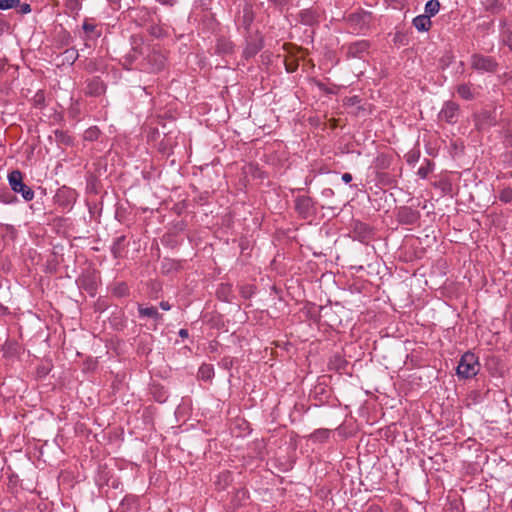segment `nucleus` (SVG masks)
Returning <instances> with one entry per match:
<instances>
[{"mask_svg": "<svg viewBox=\"0 0 512 512\" xmlns=\"http://www.w3.org/2000/svg\"><path fill=\"white\" fill-rule=\"evenodd\" d=\"M8 182L13 192L21 194L25 201L33 200L35 194L31 187L23 181V173L20 170H13L8 174Z\"/></svg>", "mask_w": 512, "mask_h": 512, "instance_id": "obj_2", "label": "nucleus"}, {"mask_svg": "<svg viewBox=\"0 0 512 512\" xmlns=\"http://www.w3.org/2000/svg\"><path fill=\"white\" fill-rule=\"evenodd\" d=\"M20 5V0H0V10H8L17 8Z\"/></svg>", "mask_w": 512, "mask_h": 512, "instance_id": "obj_21", "label": "nucleus"}, {"mask_svg": "<svg viewBox=\"0 0 512 512\" xmlns=\"http://www.w3.org/2000/svg\"><path fill=\"white\" fill-rule=\"evenodd\" d=\"M241 294L243 297L249 298L253 294L252 287L251 286L242 287Z\"/></svg>", "mask_w": 512, "mask_h": 512, "instance_id": "obj_30", "label": "nucleus"}, {"mask_svg": "<svg viewBox=\"0 0 512 512\" xmlns=\"http://www.w3.org/2000/svg\"><path fill=\"white\" fill-rule=\"evenodd\" d=\"M138 313L139 317H149L155 320L156 322H159L163 319V315L158 312L156 307H143L142 305L138 306Z\"/></svg>", "mask_w": 512, "mask_h": 512, "instance_id": "obj_12", "label": "nucleus"}, {"mask_svg": "<svg viewBox=\"0 0 512 512\" xmlns=\"http://www.w3.org/2000/svg\"><path fill=\"white\" fill-rule=\"evenodd\" d=\"M431 172V168H430V165L429 163L427 164V166H421L417 172V174L421 177V178H426L428 176V174Z\"/></svg>", "mask_w": 512, "mask_h": 512, "instance_id": "obj_27", "label": "nucleus"}, {"mask_svg": "<svg viewBox=\"0 0 512 512\" xmlns=\"http://www.w3.org/2000/svg\"><path fill=\"white\" fill-rule=\"evenodd\" d=\"M498 62L491 56L475 53L471 56V67L479 72L494 73L498 69Z\"/></svg>", "mask_w": 512, "mask_h": 512, "instance_id": "obj_3", "label": "nucleus"}, {"mask_svg": "<svg viewBox=\"0 0 512 512\" xmlns=\"http://www.w3.org/2000/svg\"><path fill=\"white\" fill-rule=\"evenodd\" d=\"M214 376L212 365L202 364L198 370V377L204 381L211 380Z\"/></svg>", "mask_w": 512, "mask_h": 512, "instance_id": "obj_16", "label": "nucleus"}, {"mask_svg": "<svg viewBox=\"0 0 512 512\" xmlns=\"http://www.w3.org/2000/svg\"><path fill=\"white\" fill-rule=\"evenodd\" d=\"M215 51L219 55H231L234 52V44L231 40L225 37H220L217 39Z\"/></svg>", "mask_w": 512, "mask_h": 512, "instance_id": "obj_11", "label": "nucleus"}, {"mask_svg": "<svg viewBox=\"0 0 512 512\" xmlns=\"http://www.w3.org/2000/svg\"><path fill=\"white\" fill-rule=\"evenodd\" d=\"M397 219L401 224H415L419 219V213L410 207H401L397 213Z\"/></svg>", "mask_w": 512, "mask_h": 512, "instance_id": "obj_8", "label": "nucleus"}, {"mask_svg": "<svg viewBox=\"0 0 512 512\" xmlns=\"http://www.w3.org/2000/svg\"><path fill=\"white\" fill-rule=\"evenodd\" d=\"M480 370V364L478 361V357L471 352H466L462 355L458 366H457V375L463 379H469L478 374Z\"/></svg>", "mask_w": 512, "mask_h": 512, "instance_id": "obj_1", "label": "nucleus"}, {"mask_svg": "<svg viewBox=\"0 0 512 512\" xmlns=\"http://www.w3.org/2000/svg\"><path fill=\"white\" fill-rule=\"evenodd\" d=\"M5 68V63L2 59H0V73L4 70Z\"/></svg>", "mask_w": 512, "mask_h": 512, "instance_id": "obj_38", "label": "nucleus"}, {"mask_svg": "<svg viewBox=\"0 0 512 512\" xmlns=\"http://www.w3.org/2000/svg\"><path fill=\"white\" fill-rule=\"evenodd\" d=\"M147 61L151 65L153 72H159L164 69L166 58L162 53L153 51L147 56Z\"/></svg>", "mask_w": 512, "mask_h": 512, "instance_id": "obj_10", "label": "nucleus"}, {"mask_svg": "<svg viewBox=\"0 0 512 512\" xmlns=\"http://www.w3.org/2000/svg\"><path fill=\"white\" fill-rule=\"evenodd\" d=\"M505 34L504 42L512 50V29H508Z\"/></svg>", "mask_w": 512, "mask_h": 512, "instance_id": "obj_29", "label": "nucleus"}, {"mask_svg": "<svg viewBox=\"0 0 512 512\" xmlns=\"http://www.w3.org/2000/svg\"><path fill=\"white\" fill-rule=\"evenodd\" d=\"M106 86L99 77H94L87 82L86 94L100 96L105 92Z\"/></svg>", "mask_w": 512, "mask_h": 512, "instance_id": "obj_9", "label": "nucleus"}, {"mask_svg": "<svg viewBox=\"0 0 512 512\" xmlns=\"http://www.w3.org/2000/svg\"><path fill=\"white\" fill-rule=\"evenodd\" d=\"M244 20H245V23H246L247 25H249V24H250V22L252 21V19H251L249 16H246V15L244 16Z\"/></svg>", "mask_w": 512, "mask_h": 512, "instance_id": "obj_39", "label": "nucleus"}, {"mask_svg": "<svg viewBox=\"0 0 512 512\" xmlns=\"http://www.w3.org/2000/svg\"><path fill=\"white\" fill-rule=\"evenodd\" d=\"M270 2H273L277 5H284L287 3V0H269Z\"/></svg>", "mask_w": 512, "mask_h": 512, "instance_id": "obj_37", "label": "nucleus"}, {"mask_svg": "<svg viewBox=\"0 0 512 512\" xmlns=\"http://www.w3.org/2000/svg\"><path fill=\"white\" fill-rule=\"evenodd\" d=\"M65 59L73 64L78 58V52L75 49H68L64 52Z\"/></svg>", "mask_w": 512, "mask_h": 512, "instance_id": "obj_23", "label": "nucleus"}, {"mask_svg": "<svg viewBox=\"0 0 512 512\" xmlns=\"http://www.w3.org/2000/svg\"><path fill=\"white\" fill-rule=\"evenodd\" d=\"M45 103V94L42 90H39L33 97V104L36 107H43Z\"/></svg>", "mask_w": 512, "mask_h": 512, "instance_id": "obj_22", "label": "nucleus"}, {"mask_svg": "<svg viewBox=\"0 0 512 512\" xmlns=\"http://www.w3.org/2000/svg\"><path fill=\"white\" fill-rule=\"evenodd\" d=\"M19 6H20V12H21L22 14H27V13L31 12V7H30V5H29V4H27V3H23V4H21V3H20V5H19Z\"/></svg>", "mask_w": 512, "mask_h": 512, "instance_id": "obj_31", "label": "nucleus"}, {"mask_svg": "<svg viewBox=\"0 0 512 512\" xmlns=\"http://www.w3.org/2000/svg\"><path fill=\"white\" fill-rule=\"evenodd\" d=\"M412 23L413 26L420 32H426L432 26L431 19L429 18V16H426L425 14L418 15L417 17H415Z\"/></svg>", "mask_w": 512, "mask_h": 512, "instance_id": "obj_14", "label": "nucleus"}, {"mask_svg": "<svg viewBox=\"0 0 512 512\" xmlns=\"http://www.w3.org/2000/svg\"><path fill=\"white\" fill-rule=\"evenodd\" d=\"M317 434H323V435H327V430H319L316 432Z\"/></svg>", "mask_w": 512, "mask_h": 512, "instance_id": "obj_41", "label": "nucleus"}, {"mask_svg": "<svg viewBox=\"0 0 512 512\" xmlns=\"http://www.w3.org/2000/svg\"><path fill=\"white\" fill-rule=\"evenodd\" d=\"M489 2V8L493 11H501L504 9L502 3L498 0H487Z\"/></svg>", "mask_w": 512, "mask_h": 512, "instance_id": "obj_25", "label": "nucleus"}, {"mask_svg": "<svg viewBox=\"0 0 512 512\" xmlns=\"http://www.w3.org/2000/svg\"><path fill=\"white\" fill-rule=\"evenodd\" d=\"M370 20L371 14L369 12H356L348 17V21L354 30H362L364 27H367Z\"/></svg>", "mask_w": 512, "mask_h": 512, "instance_id": "obj_6", "label": "nucleus"}, {"mask_svg": "<svg viewBox=\"0 0 512 512\" xmlns=\"http://www.w3.org/2000/svg\"><path fill=\"white\" fill-rule=\"evenodd\" d=\"M296 67H297L296 65H294L293 68H290V66H287V71L293 72V71H295Z\"/></svg>", "mask_w": 512, "mask_h": 512, "instance_id": "obj_40", "label": "nucleus"}, {"mask_svg": "<svg viewBox=\"0 0 512 512\" xmlns=\"http://www.w3.org/2000/svg\"><path fill=\"white\" fill-rule=\"evenodd\" d=\"M66 6L71 10H79L80 9L79 0H66Z\"/></svg>", "mask_w": 512, "mask_h": 512, "instance_id": "obj_28", "label": "nucleus"}, {"mask_svg": "<svg viewBox=\"0 0 512 512\" xmlns=\"http://www.w3.org/2000/svg\"><path fill=\"white\" fill-rule=\"evenodd\" d=\"M300 15L302 22L305 24L311 25L316 21L315 14L310 10H304Z\"/></svg>", "mask_w": 512, "mask_h": 512, "instance_id": "obj_20", "label": "nucleus"}, {"mask_svg": "<svg viewBox=\"0 0 512 512\" xmlns=\"http://www.w3.org/2000/svg\"><path fill=\"white\" fill-rule=\"evenodd\" d=\"M125 236H120L115 239L111 247V252L115 258H120L123 255Z\"/></svg>", "mask_w": 512, "mask_h": 512, "instance_id": "obj_15", "label": "nucleus"}, {"mask_svg": "<svg viewBox=\"0 0 512 512\" xmlns=\"http://www.w3.org/2000/svg\"><path fill=\"white\" fill-rule=\"evenodd\" d=\"M482 116L487 117V118H490V114H489V112H487V111L483 112V113H482Z\"/></svg>", "mask_w": 512, "mask_h": 512, "instance_id": "obj_42", "label": "nucleus"}, {"mask_svg": "<svg viewBox=\"0 0 512 512\" xmlns=\"http://www.w3.org/2000/svg\"><path fill=\"white\" fill-rule=\"evenodd\" d=\"M230 290V287L229 286H222L219 290H218V295H226V292H228Z\"/></svg>", "mask_w": 512, "mask_h": 512, "instance_id": "obj_35", "label": "nucleus"}, {"mask_svg": "<svg viewBox=\"0 0 512 512\" xmlns=\"http://www.w3.org/2000/svg\"><path fill=\"white\" fill-rule=\"evenodd\" d=\"M499 200L503 203H510L512 202V188L511 187H504L499 192Z\"/></svg>", "mask_w": 512, "mask_h": 512, "instance_id": "obj_18", "label": "nucleus"}, {"mask_svg": "<svg viewBox=\"0 0 512 512\" xmlns=\"http://www.w3.org/2000/svg\"><path fill=\"white\" fill-rule=\"evenodd\" d=\"M342 180L345 182V183H349L352 181V175L350 173H344L342 175Z\"/></svg>", "mask_w": 512, "mask_h": 512, "instance_id": "obj_33", "label": "nucleus"}, {"mask_svg": "<svg viewBox=\"0 0 512 512\" xmlns=\"http://www.w3.org/2000/svg\"><path fill=\"white\" fill-rule=\"evenodd\" d=\"M83 30L87 34H92L93 37L97 38L101 35V32L96 30V25L90 23L88 20H85L83 23Z\"/></svg>", "mask_w": 512, "mask_h": 512, "instance_id": "obj_19", "label": "nucleus"}, {"mask_svg": "<svg viewBox=\"0 0 512 512\" xmlns=\"http://www.w3.org/2000/svg\"><path fill=\"white\" fill-rule=\"evenodd\" d=\"M370 43L367 40H359L350 43L347 47V57H361L364 53L368 52Z\"/></svg>", "mask_w": 512, "mask_h": 512, "instance_id": "obj_7", "label": "nucleus"}, {"mask_svg": "<svg viewBox=\"0 0 512 512\" xmlns=\"http://www.w3.org/2000/svg\"><path fill=\"white\" fill-rule=\"evenodd\" d=\"M85 139L87 140H94L98 137V129L97 128H90L85 131Z\"/></svg>", "mask_w": 512, "mask_h": 512, "instance_id": "obj_26", "label": "nucleus"}, {"mask_svg": "<svg viewBox=\"0 0 512 512\" xmlns=\"http://www.w3.org/2000/svg\"><path fill=\"white\" fill-rule=\"evenodd\" d=\"M440 9V2L438 0H429L425 5V15L429 18L435 16Z\"/></svg>", "mask_w": 512, "mask_h": 512, "instance_id": "obj_17", "label": "nucleus"}, {"mask_svg": "<svg viewBox=\"0 0 512 512\" xmlns=\"http://www.w3.org/2000/svg\"><path fill=\"white\" fill-rule=\"evenodd\" d=\"M179 336L183 339L187 338L188 337V330L186 329H180L179 331Z\"/></svg>", "mask_w": 512, "mask_h": 512, "instance_id": "obj_36", "label": "nucleus"}, {"mask_svg": "<svg viewBox=\"0 0 512 512\" xmlns=\"http://www.w3.org/2000/svg\"><path fill=\"white\" fill-rule=\"evenodd\" d=\"M457 94L464 100L470 101L475 98V89L470 83L459 84L456 88Z\"/></svg>", "mask_w": 512, "mask_h": 512, "instance_id": "obj_13", "label": "nucleus"}, {"mask_svg": "<svg viewBox=\"0 0 512 512\" xmlns=\"http://www.w3.org/2000/svg\"><path fill=\"white\" fill-rule=\"evenodd\" d=\"M313 206V200L309 196H298L295 199V209L303 218L312 214Z\"/></svg>", "mask_w": 512, "mask_h": 512, "instance_id": "obj_5", "label": "nucleus"}, {"mask_svg": "<svg viewBox=\"0 0 512 512\" xmlns=\"http://www.w3.org/2000/svg\"><path fill=\"white\" fill-rule=\"evenodd\" d=\"M160 4L167 5V6H173L175 4V0H156Z\"/></svg>", "mask_w": 512, "mask_h": 512, "instance_id": "obj_32", "label": "nucleus"}, {"mask_svg": "<svg viewBox=\"0 0 512 512\" xmlns=\"http://www.w3.org/2000/svg\"><path fill=\"white\" fill-rule=\"evenodd\" d=\"M160 307L165 310V311H168L171 309V305L167 302V301H162L160 302Z\"/></svg>", "mask_w": 512, "mask_h": 512, "instance_id": "obj_34", "label": "nucleus"}, {"mask_svg": "<svg viewBox=\"0 0 512 512\" xmlns=\"http://www.w3.org/2000/svg\"><path fill=\"white\" fill-rule=\"evenodd\" d=\"M0 201L5 204L15 203L17 201L16 197L11 193L0 194Z\"/></svg>", "mask_w": 512, "mask_h": 512, "instance_id": "obj_24", "label": "nucleus"}, {"mask_svg": "<svg viewBox=\"0 0 512 512\" xmlns=\"http://www.w3.org/2000/svg\"><path fill=\"white\" fill-rule=\"evenodd\" d=\"M459 114V105L455 102L448 101L444 104L439 113V118L449 124L457 122Z\"/></svg>", "mask_w": 512, "mask_h": 512, "instance_id": "obj_4", "label": "nucleus"}]
</instances>
